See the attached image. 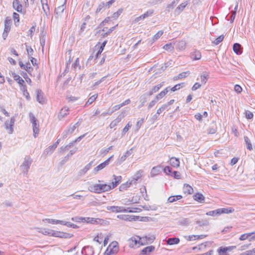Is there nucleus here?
<instances>
[{"mask_svg": "<svg viewBox=\"0 0 255 255\" xmlns=\"http://www.w3.org/2000/svg\"><path fill=\"white\" fill-rule=\"evenodd\" d=\"M116 26H113L110 28L107 31H106L105 28H103V31L105 32L102 34L103 37L107 36L109 34H110L115 28Z\"/></svg>", "mask_w": 255, "mask_h": 255, "instance_id": "49", "label": "nucleus"}, {"mask_svg": "<svg viewBox=\"0 0 255 255\" xmlns=\"http://www.w3.org/2000/svg\"><path fill=\"white\" fill-rule=\"evenodd\" d=\"M142 239L139 238L138 237H137V239L135 238H132L130 239L129 241V246L130 247L133 248L134 246L136 245L137 244H139V241L140 240H141Z\"/></svg>", "mask_w": 255, "mask_h": 255, "instance_id": "31", "label": "nucleus"}, {"mask_svg": "<svg viewBox=\"0 0 255 255\" xmlns=\"http://www.w3.org/2000/svg\"><path fill=\"white\" fill-rule=\"evenodd\" d=\"M153 13V10H149L147 11L145 13H144L143 14H142V17L143 18H145L148 17V16H151Z\"/></svg>", "mask_w": 255, "mask_h": 255, "instance_id": "58", "label": "nucleus"}, {"mask_svg": "<svg viewBox=\"0 0 255 255\" xmlns=\"http://www.w3.org/2000/svg\"><path fill=\"white\" fill-rule=\"evenodd\" d=\"M113 176L114 177V181L112 182V188H114L116 187L121 182L122 178L121 176H117L114 175Z\"/></svg>", "mask_w": 255, "mask_h": 255, "instance_id": "22", "label": "nucleus"}, {"mask_svg": "<svg viewBox=\"0 0 255 255\" xmlns=\"http://www.w3.org/2000/svg\"><path fill=\"white\" fill-rule=\"evenodd\" d=\"M202 84L196 82L194 84V85L192 87V91H196L198 89L200 88L201 87Z\"/></svg>", "mask_w": 255, "mask_h": 255, "instance_id": "62", "label": "nucleus"}, {"mask_svg": "<svg viewBox=\"0 0 255 255\" xmlns=\"http://www.w3.org/2000/svg\"><path fill=\"white\" fill-rule=\"evenodd\" d=\"M60 141L59 139H58L56 142H55L53 145L50 146L47 149L46 152L47 154L49 153L50 152V154L52 153L53 151L55 150V149L57 147L58 144H59Z\"/></svg>", "mask_w": 255, "mask_h": 255, "instance_id": "26", "label": "nucleus"}, {"mask_svg": "<svg viewBox=\"0 0 255 255\" xmlns=\"http://www.w3.org/2000/svg\"><path fill=\"white\" fill-rule=\"evenodd\" d=\"M247 255H255V248L251 250H249L246 252Z\"/></svg>", "mask_w": 255, "mask_h": 255, "instance_id": "64", "label": "nucleus"}, {"mask_svg": "<svg viewBox=\"0 0 255 255\" xmlns=\"http://www.w3.org/2000/svg\"><path fill=\"white\" fill-rule=\"evenodd\" d=\"M11 25V19L10 17H6L4 21V30L6 31H9L10 30V26Z\"/></svg>", "mask_w": 255, "mask_h": 255, "instance_id": "17", "label": "nucleus"}, {"mask_svg": "<svg viewBox=\"0 0 255 255\" xmlns=\"http://www.w3.org/2000/svg\"><path fill=\"white\" fill-rule=\"evenodd\" d=\"M163 82L160 83L155 86H154L151 90L147 93L149 96H151L154 93L158 92L159 89L162 87Z\"/></svg>", "mask_w": 255, "mask_h": 255, "instance_id": "15", "label": "nucleus"}, {"mask_svg": "<svg viewBox=\"0 0 255 255\" xmlns=\"http://www.w3.org/2000/svg\"><path fill=\"white\" fill-rule=\"evenodd\" d=\"M246 118L248 119H252L253 118V116H254V115L253 114L249 111H246Z\"/></svg>", "mask_w": 255, "mask_h": 255, "instance_id": "61", "label": "nucleus"}, {"mask_svg": "<svg viewBox=\"0 0 255 255\" xmlns=\"http://www.w3.org/2000/svg\"><path fill=\"white\" fill-rule=\"evenodd\" d=\"M182 198V196L180 195L176 196H171L168 198L167 201L168 203H173L177 200H180Z\"/></svg>", "mask_w": 255, "mask_h": 255, "instance_id": "28", "label": "nucleus"}, {"mask_svg": "<svg viewBox=\"0 0 255 255\" xmlns=\"http://www.w3.org/2000/svg\"><path fill=\"white\" fill-rule=\"evenodd\" d=\"M36 99L40 104H43L45 103V100L43 96V93L40 89L36 91Z\"/></svg>", "mask_w": 255, "mask_h": 255, "instance_id": "11", "label": "nucleus"}, {"mask_svg": "<svg viewBox=\"0 0 255 255\" xmlns=\"http://www.w3.org/2000/svg\"><path fill=\"white\" fill-rule=\"evenodd\" d=\"M161 168V166H157L153 167L151 169V170L150 172L151 176L154 177V176L159 174L160 172Z\"/></svg>", "mask_w": 255, "mask_h": 255, "instance_id": "21", "label": "nucleus"}, {"mask_svg": "<svg viewBox=\"0 0 255 255\" xmlns=\"http://www.w3.org/2000/svg\"><path fill=\"white\" fill-rule=\"evenodd\" d=\"M189 74H190V72L189 71L184 72L181 73L178 75H177V76L174 77V80H178V79H181L182 78H185Z\"/></svg>", "mask_w": 255, "mask_h": 255, "instance_id": "37", "label": "nucleus"}, {"mask_svg": "<svg viewBox=\"0 0 255 255\" xmlns=\"http://www.w3.org/2000/svg\"><path fill=\"white\" fill-rule=\"evenodd\" d=\"M164 171L167 174H170V175L171 174V173L172 172L171 168L168 166H167L164 168Z\"/></svg>", "mask_w": 255, "mask_h": 255, "instance_id": "63", "label": "nucleus"}, {"mask_svg": "<svg viewBox=\"0 0 255 255\" xmlns=\"http://www.w3.org/2000/svg\"><path fill=\"white\" fill-rule=\"evenodd\" d=\"M69 108L66 107H63L60 111L58 115V119L61 120L68 114Z\"/></svg>", "mask_w": 255, "mask_h": 255, "instance_id": "12", "label": "nucleus"}, {"mask_svg": "<svg viewBox=\"0 0 255 255\" xmlns=\"http://www.w3.org/2000/svg\"><path fill=\"white\" fill-rule=\"evenodd\" d=\"M33 69L31 66L30 63L29 62H28L26 63L25 64V67L24 68V70L27 71L29 74H31V72H32Z\"/></svg>", "mask_w": 255, "mask_h": 255, "instance_id": "47", "label": "nucleus"}, {"mask_svg": "<svg viewBox=\"0 0 255 255\" xmlns=\"http://www.w3.org/2000/svg\"><path fill=\"white\" fill-rule=\"evenodd\" d=\"M170 164L174 167H178L179 166L180 161L178 158L173 157L170 159Z\"/></svg>", "mask_w": 255, "mask_h": 255, "instance_id": "25", "label": "nucleus"}, {"mask_svg": "<svg viewBox=\"0 0 255 255\" xmlns=\"http://www.w3.org/2000/svg\"><path fill=\"white\" fill-rule=\"evenodd\" d=\"M148 96H149L147 94V93H145L140 97V101L141 102V104L140 105H139V106H138L139 108H140L141 107H142L144 105V103L145 102H146V101L147 100Z\"/></svg>", "mask_w": 255, "mask_h": 255, "instance_id": "32", "label": "nucleus"}, {"mask_svg": "<svg viewBox=\"0 0 255 255\" xmlns=\"http://www.w3.org/2000/svg\"><path fill=\"white\" fill-rule=\"evenodd\" d=\"M11 75L14 80L16 81L19 85L23 86V84H24V81L18 75L16 74L14 72H12Z\"/></svg>", "mask_w": 255, "mask_h": 255, "instance_id": "19", "label": "nucleus"}, {"mask_svg": "<svg viewBox=\"0 0 255 255\" xmlns=\"http://www.w3.org/2000/svg\"><path fill=\"white\" fill-rule=\"evenodd\" d=\"M170 108L168 107V106L164 104L162 105L161 107H160L156 112V114L154 115L153 118L155 119H157V115H160L162 112H163L164 110L168 111Z\"/></svg>", "mask_w": 255, "mask_h": 255, "instance_id": "13", "label": "nucleus"}, {"mask_svg": "<svg viewBox=\"0 0 255 255\" xmlns=\"http://www.w3.org/2000/svg\"><path fill=\"white\" fill-rule=\"evenodd\" d=\"M26 50L29 57H31L33 54V50L31 47L30 46L26 45Z\"/></svg>", "mask_w": 255, "mask_h": 255, "instance_id": "54", "label": "nucleus"}, {"mask_svg": "<svg viewBox=\"0 0 255 255\" xmlns=\"http://www.w3.org/2000/svg\"><path fill=\"white\" fill-rule=\"evenodd\" d=\"M126 112H123L118 117L117 119L113 121L110 125V128H114L122 120V119L125 117Z\"/></svg>", "mask_w": 255, "mask_h": 255, "instance_id": "7", "label": "nucleus"}, {"mask_svg": "<svg viewBox=\"0 0 255 255\" xmlns=\"http://www.w3.org/2000/svg\"><path fill=\"white\" fill-rule=\"evenodd\" d=\"M194 199L201 203H204L205 197L200 193H197L193 196Z\"/></svg>", "mask_w": 255, "mask_h": 255, "instance_id": "14", "label": "nucleus"}, {"mask_svg": "<svg viewBox=\"0 0 255 255\" xmlns=\"http://www.w3.org/2000/svg\"><path fill=\"white\" fill-rule=\"evenodd\" d=\"M171 175L173 176L175 178L180 179V173L178 171H174L172 172Z\"/></svg>", "mask_w": 255, "mask_h": 255, "instance_id": "60", "label": "nucleus"}, {"mask_svg": "<svg viewBox=\"0 0 255 255\" xmlns=\"http://www.w3.org/2000/svg\"><path fill=\"white\" fill-rule=\"evenodd\" d=\"M183 191L185 194H191L193 192V189L188 184H185L183 187Z\"/></svg>", "mask_w": 255, "mask_h": 255, "instance_id": "30", "label": "nucleus"}, {"mask_svg": "<svg viewBox=\"0 0 255 255\" xmlns=\"http://www.w3.org/2000/svg\"><path fill=\"white\" fill-rule=\"evenodd\" d=\"M163 48L165 49L166 50L169 51H172L174 49V47L172 46V44L170 43H167L165 44L163 46Z\"/></svg>", "mask_w": 255, "mask_h": 255, "instance_id": "52", "label": "nucleus"}, {"mask_svg": "<svg viewBox=\"0 0 255 255\" xmlns=\"http://www.w3.org/2000/svg\"><path fill=\"white\" fill-rule=\"evenodd\" d=\"M244 140L246 144L247 149L249 150H252L253 149V147L251 141L249 138L247 136H245Z\"/></svg>", "mask_w": 255, "mask_h": 255, "instance_id": "36", "label": "nucleus"}, {"mask_svg": "<svg viewBox=\"0 0 255 255\" xmlns=\"http://www.w3.org/2000/svg\"><path fill=\"white\" fill-rule=\"evenodd\" d=\"M132 153V148H130L129 150H127L126 151V152L125 153V154L124 155H123V156H121V157L120 158V161L121 162L124 161L126 158H127V157L129 156V155H130Z\"/></svg>", "mask_w": 255, "mask_h": 255, "instance_id": "34", "label": "nucleus"}, {"mask_svg": "<svg viewBox=\"0 0 255 255\" xmlns=\"http://www.w3.org/2000/svg\"><path fill=\"white\" fill-rule=\"evenodd\" d=\"M121 206H108L107 207V209L108 211H111L112 212L115 213H119L120 212V209H121Z\"/></svg>", "mask_w": 255, "mask_h": 255, "instance_id": "33", "label": "nucleus"}, {"mask_svg": "<svg viewBox=\"0 0 255 255\" xmlns=\"http://www.w3.org/2000/svg\"><path fill=\"white\" fill-rule=\"evenodd\" d=\"M183 85H184L183 83L176 84L173 87H172V88H170V90L172 92H175L178 90H179L181 88H182L183 87Z\"/></svg>", "mask_w": 255, "mask_h": 255, "instance_id": "51", "label": "nucleus"}, {"mask_svg": "<svg viewBox=\"0 0 255 255\" xmlns=\"http://www.w3.org/2000/svg\"><path fill=\"white\" fill-rule=\"evenodd\" d=\"M13 18L14 21L15 25L16 26H17L16 24V22H18L19 21V14L16 12H13Z\"/></svg>", "mask_w": 255, "mask_h": 255, "instance_id": "59", "label": "nucleus"}, {"mask_svg": "<svg viewBox=\"0 0 255 255\" xmlns=\"http://www.w3.org/2000/svg\"><path fill=\"white\" fill-rule=\"evenodd\" d=\"M78 123H77L74 125L70 126V127L66 130H64L62 133L63 138H66L68 134H72L77 127Z\"/></svg>", "mask_w": 255, "mask_h": 255, "instance_id": "8", "label": "nucleus"}, {"mask_svg": "<svg viewBox=\"0 0 255 255\" xmlns=\"http://www.w3.org/2000/svg\"><path fill=\"white\" fill-rule=\"evenodd\" d=\"M163 33V32L161 30L158 31L153 36V40L155 41L158 39Z\"/></svg>", "mask_w": 255, "mask_h": 255, "instance_id": "56", "label": "nucleus"}, {"mask_svg": "<svg viewBox=\"0 0 255 255\" xmlns=\"http://www.w3.org/2000/svg\"><path fill=\"white\" fill-rule=\"evenodd\" d=\"M42 233L44 235H48L52 236V234H53V230L44 229Z\"/></svg>", "mask_w": 255, "mask_h": 255, "instance_id": "55", "label": "nucleus"}, {"mask_svg": "<svg viewBox=\"0 0 255 255\" xmlns=\"http://www.w3.org/2000/svg\"><path fill=\"white\" fill-rule=\"evenodd\" d=\"M112 188L111 185H110L107 184H97L92 186H91L90 190L93 192L100 193L103 192L109 191Z\"/></svg>", "mask_w": 255, "mask_h": 255, "instance_id": "1", "label": "nucleus"}, {"mask_svg": "<svg viewBox=\"0 0 255 255\" xmlns=\"http://www.w3.org/2000/svg\"><path fill=\"white\" fill-rule=\"evenodd\" d=\"M66 8V0L61 5L58 6L55 9V15L57 18L61 17L62 13Z\"/></svg>", "mask_w": 255, "mask_h": 255, "instance_id": "4", "label": "nucleus"}, {"mask_svg": "<svg viewBox=\"0 0 255 255\" xmlns=\"http://www.w3.org/2000/svg\"><path fill=\"white\" fill-rule=\"evenodd\" d=\"M131 127V125L128 123L126 127L124 128L122 131V135H124L126 133L128 130L129 128Z\"/></svg>", "mask_w": 255, "mask_h": 255, "instance_id": "57", "label": "nucleus"}, {"mask_svg": "<svg viewBox=\"0 0 255 255\" xmlns=\"http://www.w3.org/2000/svg\"><path fill=\"white\" fill-rule=\"evenodd\" d=\"M117 242L112 243L109 246V248L107 250L106 253L108 255L115 254L119 251V247L117 246Z\"/></svg>", "mask_w": 255, "mask_h": 255, "instance_id": "5", "label": "nucleus"}, {"mask_svg": "<svg viewBox=\"0 0 255 255\" xmlns=\"http://www.w3.org/2000/svg\"><path fill=\"white\" fill-rule=\"evenodd\" d=\"M186 43L184 41H181L177 44V48L179 50H183L185 49Z\"/></svg>", "mask_w": 255, "mask_h": 255, "instance_id": "43", "label": "nucleus"}, {"mask_svg": "<svg viewBox=\"0 0 255 255\" xmlns=\"http://www.w3.org/2000/svg\"><path fill=\"white\" fill-rule=\"evenodd\" d=\"M123 8H120L118 9V10L115 12H114L112 16H111V18L113 19H117L123 12Z\"/></svg>", "mask_w": 255, "mask_h": 255, "instance_id": "44", "label": "nucleus"}, {"mask_svg": "<svg viewBox=\"0 0 255 255\" xmlns=\"http://www.w3.org/2000/svg\"><path fill=\"white\" fill-rule=\"evenodd\" d=\"M180 240L178 238H170L166 240V243L169 245H173L179 243Z\"/></svg>", "mask_w": 255, "mask_h": 255, "instance_id": "23", "label": "nucleus"}, {"mask_svg": "<svg viewBox=\"0 0 255 255\" xmlns=\"http://www.w3.org/2000/svg\"><path fill=\"white\" fill-rule=\"evenodd\" d=\"M81 253L83 255H93L94 254V248L90 246H85L83 248Z\"/></svg>", "mask_w": 255, "mask_h": 255, "instance_id": "9", "label": "nucleus"}, {"mask_svg": "<svg viewBox=\"0 0 255 255\" xmlns=\"http://www.w3.org/2000/svg\"><path fill=\"white\" fill-rule=\"evenodd\" d=\"M32 162V159L29 156H26L22 164L20 166V168L22 173L27 174L30 166Z\"/></svg>", "mask_w": 255, "mask_h": 255, "instance_id": "2", "label": "nucleus"}, {"mask_svg": "<svg viewBox=\"0 0 255 255\" xmlns=\"http://www.w3.org/2000/svg\"><path fill=\"white\" fill-rule=\"evenodd\" d=\"M121 209H120V212H125V213H134L135 212V210H131L130 207H128L127 208H125L124 207L121 206Z\"/></svg>", "mask_w": 255, "mask_h": 255, "instance_id": "50", "label": "nucleus"}, {"mask_svg": "<svg viewBox=\"0 0 255 255\" xmlns=\"http://www.w3.org/2000/svg\"><path fill=\"white\" fill-rule=\"evenodd\" d=\"M33 130V135L35 137H36V134H37L39 132V124L38 123L35 122L32 124Z\"/></svg>", "mask_w": 255, "mask_h": 255, "instance_id": "29", "label": "nucleus"}, {"mask_svg": "<svg viewBox=\"0 0 255 255\" xmlns=\"http://www.w3.org/2000/svg\"><path fill=\"white\" fill-rule=\"evenodd\" d=\"M15 121V118L12 117L10 121H6L4 123L5 128L8 130L9 134H11L13 131V127Z\"/></svg>", "mask_w": 255, "mask_h": 255, "instance_id": "3", "label": "nucleus"}, {"mask_svg": "<svg viewBox=\"0 0 255 255\" xmlns=\"http://www.w3.org/2000/svg\"><path fill=\"white\" fill-rule=\"evenodd\" d=\"M255 234V232H252L248 234H244L242 235L239 238V240L241 241H244L249 239L252 235Z\"/></svg>", "mask_w": 255, "mask_h": 255, "instance_id": "40", "label": "nucleus"}, {"mask_svg": "<svg viewBox=\"0 0 255 255\" xmlns=\"http://www.w3.org/2000/svg\"><path fill=\"white\" fill-rule=\"evenodd\" d=\"M201 56H202L200 51L196 49L194 50V51L190 53V58L193 60H200L201 58Z\"/></svg>", "mask_w": 255, "mask_h": 255, "instance_id": "10", "label": "nucleus"}, {"mask_svg": "<svg viewBox=\"0 0 255 255\" xmlns=\"http://www.w3.org/2000/svg\"><path fill=\"white\" fill-rule=\"evenodd\" d=\"M179 223L182 225L187 226L191 222L188 218H181L179 220Z\"/></svg>", "mask_w": 255, "mask_h": 255, "instance_id": "41", "label": "nucleus"}, {"mask_svg": "<svg viewBox=\"0 0 255 255\" xmlns=\"http://www.w3.org/2000/svg\"><path fill=\"white\" fill-rule=\"evenodd\" d=\"M234 210V209L232 207L228 208H220L219 213H220V215L222 214H229L233 213Z\"/></svg>", "mask_w": 255, "mask_h": 255, "instance_id": "27", "label": "nucleus"}, {"mask_svg": "<svg viewBox=\"0 0 255 255\" xmlns=\"http://www.w3.org/2000/svg\"><path fill=\"white\" fill-rule=\"evenodd\" d=\"M13 8L17 12H20L22 11V5L18 0H14L12 2Z\"/></svg>", "mask_w": 255, "mask_h": 255, "instance_id": "16", "label": "nucleus"}, {"mask_svg": "<svg viewBox=\"0 0 255 255\" xmlns=\"http://www.w3.org/2000/svg\"><path fill=\"white\" fill-rule=\"evenodd\" d=\"M97 97H98V94H96L92 96L91 97H90L88 99L87 102H86V103L85 104V106H87L89 105L92 104L96 100V99L97 98Z\"/></svg>", "mask_w": 255, "mask_h": 255, "instance_id": "38", "label": "nucleus"}, {"mask_svg": "<svg viewBox=\"0 0 255 255\" xmlns=\"http://www.w3.org/2000/svg\"><path fill=\"white\" fill-rule=\"evenodd\" d=\"M43 221H46L48 223L52 224H60L61 222H62V220H55V219H45L43 220Z\"/></svg>", "mask_w": 255, "mask_h": 255, "instance_id": "46", "label": "nucleus"}, {"mask_svg": "<svg viewBox=\"0 0 255 255\" xmlns=\"http://www.w3.org/2000/svg\"><path fill=\"white\" fill-rule=\"evenodd\" d=\"M68 234L65 233L55 231L53 230V234L52 236L56 237L64 238H66L68 237Z\"/></svg>", "mask_w": 255, "mask_h": 255, "instance_id": "24", "label": "nucleus"}, {"mask_svg": "<svg viewBox=\"0 0 255 255\" xmlns=\"http://www.w3.org/2000/svg\"><path fill=\"white\" fill-rule=\"evenodd\" d=\"M217 251L219 254V255H229L227 253L228 251L225 247H220L218 249Z\"/></svg>", "mask_w": 255, "mask_h": 255, "instance_id": "42", "label": "nucleus"}, {"mask_svg": "<svg viewBox=\"0 0 255 255\" xmlns=\"http://www.w3.org/2000/svg\"><path fill=\"white\" fill-rule=\"evenodd\" d=\"M233 50L237 55H240L243 52L241 45L238 43H236L233 45Z\"/></svg>", "mask_w": 255, "mask_h": 255, "instance_id": "18", "label": "nucleus"}, {"mask_svg": "<svg viewBox=\"0 0 255 255\" xmlns=\"http://www.w3.org/2000/svg\"><path fill=\"white\" fill-rule=\"evenodd\" d=\"M209 79V75L206 73H204L200 76V80L202 85H205L208 79Z\"/></svg>", "mask_w": 255, "mask_h": 255, "instance_id": "35", "label": "nucleus"}, {"mask_svg": "<svg viewBox=\"0 0 255 255\" xmlns=\"http://www.w3.org/2000/svg\"><path fill=\"white\" fill-rule=\"evenodd\" d=\"M117 218L123 220L131 221V220L134 219L133 217H132L131 216H129V215H118L117 216Z\"/></svg>", "mask_w": 255, "mask_h": 255, "instance_id": "39", "label": "nucleus"}, {"mask_svg": "<svg viewBox=\"0 0 255 255\" xmlns=\"http://www.w3.org/2000/svg\"><path fill=\"white\" fill-rule=\"evenodd\" d=\"M93 161H91L81 170V174H85L91 167Z\"/></svg>", "mask_w": 255, "mask_h": 255, "instance_id": "45", "label": "nucleus"}, {"mask_svg": "<svg viewBox=\"0 0 255 255\" xmlns=\"http://www.w3.org/2000/svg\"><path fill=\"white\" fill-rule=\"evenodd\" d=\"M155 249L154 246H148L142 250L141 253L142 255H149L151 252H153Z\"/></svg>", "mask_w": 255, "mask_h": 255, "instance_id": "20", "label": "nucleus"}, {"mask_svg": "<svg viewBox=\"0 0 255 255\" xmlns=\"http://www.w3.org/2000/svg\"><path fill=\"white\" fill-rule=\"evenodd\" d=\"M219 209H218L215 210L209 211L206 213V214L208 216H215L217 215H220V213H219Z\"/></svg>", "mask_w": 255, "mask_h": 255, "instance_id": "48", "label": "nucleus"}, {"mask_svg": "<svg viewBox=\"0 0 255 255\" xmlns=\"http://www.w3.org/2000/svg\"><path fill=\"white\" fill-rule=\"evenodd\" d=\"M113 156H114V155L111 156L110 157L108 158L104 162L100 164L99 165H98L97 167H96L94 169V171L95 172V174H96L98 171L103 169L105 167H106L107 165H108L109 164L110 160L113 157Z\"/></svg>", "mask_w": 255, "mask_h": 255, "instance_id": "6", "label": "nucleus"}, {"mask_svg": "<svg viewBox=\"0 0 255 255\" xmlns=\"http://www.w3.org/2000/svg\"><path fill=\"white\" fill-rule=\"evenodd\" d=\"M224 35H221L220 36H219V37H218L214 41V43L215 44V45H218L219 44L220 42H221L223 39H224Z\"/></svg>", "mask_w": 255, "mask_h": 255, "instance_id": "53", "label": "nucleus"}]
</instances>
